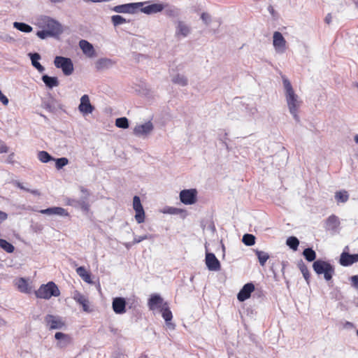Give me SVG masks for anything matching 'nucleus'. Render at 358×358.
Instances as JSON below:
<instances>
[{
	"mask_svg": "<svg viewBox=\"0 0 358 358\" xmlns=\"http://www.w3.org/2000/svg\"><path fill=\"white\" fill-rule=\"evenodd\" d=\"M284 96L289 112L296 122H299V111L302 104V100L296 93L289 79L282 76Z\"/></svg>",
	"mask_w": 358,
	"mask_h": 358,
	"instance_id": "obj_1",
	"label": "nucleus"
},
{
	"mask_svg": "<svg viewBox=\"0 0 358 358\" xmlns=\"http://www.w3.org/2000/svg\"><path fill=\"white\" fill-rule=\"evenodd\" d=\"M36 24L42 29L36 33V36L41 39L58 36L63 31L62 24L49 16H42L38 18Z\"/></svg>",
	"mask_w": 358,
	"mask_h": 358,
	"instance_id": "obj_2",
	"label": "nucleus"
},
{
	"mask_svg": "<svg viewBox=\"0 0 358 358\" xmlns=\"http://www.w3.org/2000/svg\"><path fill=\"white\" fill-rule=\"evenodd\" d=\"M37 298L50 299L52 296H59L60 291L57 285L53 282H48L47 284L41 285L35 292Z\"/></svg>",
	"mask_w": 358,
	"mask_h": 358,
	"instance_id": "obj_3",
	"label": "nucleus"
},
{
	"mask_svg": "<svg viewBox=\"0 0 358 358\" xmlns=\"http://www.w3.org/2000/svg\"><path fill=\"white\" fill-rule=\"evenodd\" d=\"M313 268L317 275H323L327 281L331 280L334 275V267L328 262L317 259L314 262Z\"/></svg>",
	"mask_w": 358,
	"mask_h": 358,
	"instance_id": "obj_4",
	"label": "nucleus"
},
{
	"mask_svg": "<svg viewBox=\"0 0 358 358\" xmlns=\"http://www.w3.org/2000/svg\"><path fill=\"white\" fill-rule=\"evenodd\" d=\"M154 129V123L150 120L145 122L136 124L133 128L132 133L136 137L145 139L152 134Z\"/></svg>",
	"mask_w": 358,
	"mask_h": 358,
	"instance_id": "obj_5",
	"label": "nucleus"
},
{
	"mask_svg": "<svg viewBox=\"0 0 358 358\" xmlns=\"http://www.w3.org/2000/svg\"><path fill=\"white\" fill-rule=\"evenodd\" d=\"M54 64L57 69H61L65 76H70L73 72V64L69 58L57 56L55 58Z\"/></svg>",
	"mask_w": 358,
	"mask_h": 358,
	"instance_id": "obj_6",
	"label": "nucleus"
},
{
	"mask_svg": "<svg viewBox=\"0 0 358 358\" xmlns=\"http://www.w3.org/2000/svg\"><path fill=\"white\" fill-rule=\"evenodd\" d=\"M142 6L139 8L138 10L146 14L152 15L162 12L166 6L162 3H150L149 1L138 2Z\"/></svg>",
	"mask_w": 358,
	"mask_h": 358,
	"instance_id": "obj_7",
	"label": "nucleus"
},
{
	"mask_svg": "<svg viewBox=\"0 0 358 358\" xmlns=\"http://www.w3.org/2000/svg\"><path fill=\"white\" fill-rule=\"evenodd\" d=\"M198 192L196 189H186L181 190L179 198L181 203L185 205H193L197 201Z\"/></svg>",
	"mask_w": 358,
	"mask_h": 358,
	"instance_id": "obj_8",
	"label": "nucleus"
},
{
	"mask_svg": "<svg viewBox=\"0 0 358 358\" xmlns=\"http://www.w3.org/2000/svg\"><path fill=\"white\" fill-rule=\"evenodd\" d=\"M45 324L50 330L62 329L65 322L58 315H47L44 318Z\"/></svg>",
	"mask_w": 358,
	"mask_h": 358,
	"instance_id": "obj_9",
	"label": "nucleus"
},
{
	"mask_svg": "<svg viewBox=\"0 0 358 358\" xmlns=\"http://www.w3.org/2000/svg\"><path fill=\"white\" fill-rule=\"evenodd\" d=\"M273 45L275 52L278 54H282L286 51L287 42L280 32L275 31L273 33Z\"/></svg>",
	"mask_w": 358,
	"mask_h": 358,
	"instance_id": "obj_10",
	"label": "nucleus"
},
{
	"mask_svg": "<svg viewBox=\"0 0 358 358\" xmlns=\"http://www.w3.org/2000/svg\"><path fill=\"white\" fill-rule=\"evenodd\" d=\"M141 6L142 4L138 2L125 3L115 6L113 8V10L117 13L134 14L138 10Z\"/></svg>",
	"mask_w": 358,
	"mask_h": 358,
	"instance_id": "obj_11",
	"label": "nucleus"
},
{
	"mask_svg": "<svg viewBox=\"0 0 358 358\" xmlns=\"http://www.w3.org/2000/svg\"><path fill=\"white\" fill-rule=\"evenodd\" d=\"M78 108L83 116L88 115L93 113L94 106L92 105L90 96L87 94H84L80 97V104Z\"/></svg>",
	"mask_w": 358,
	"mask_h": 358,
	"instance_id": "obj_12",
	"label": "nucleus"
},
{
	"mask_svg": "<svg viewBox=\"0 0 358 358\" xmlns=\"http://www.w3.org/2000/svg\"><path fill=\"white\" fill-rule=\"evenodd\" d=\"M205 262L209 271H218L220 270V262L213 253L206 252Z\"/></svg>",
	"mask_w": 358,
	"mask_h": 358,
	"instance_id": "obj_13",
	"label": "nucleus"
},
{
	"mask_svg": "<svg viewBox=\"0 0 358 358\" xmlns=\"http://www.w3.org/2000/svg\"><path fill=\"white\" fill-rule=\"evenodd\" d=\"M73 299L83 307V311L86 313L92 312L93 309L90 306L88 299L80 292L76 291L73 295Z\"/></svg>",
	"mask_w": 358,
	"mask_h": 358,
	"instance_id": "obj_14",
	"label": "nucleus"
},
{
	"mask_svg": "<svg viewBox=\"0 0 358 358\" xmlns=\"http://www.w3.org/2000/svg\"><path fill=\"white\" fill-rule=\"evenodd\" d=\"M79 47L86 57L89 58H94L97 56L93 45L84 39L80 40L79 41Z\"/></svg>",
	"mask_w": 358,
	"mask_h": 358,
	"instance_id": "obj_15",
	"label": "nucleus"
},
{
	"mask_svg": "<svg viewBox=\"0 0 358 358\" xmlns=\"http://www.w3.org/2000/svg\"><path fill=\"white\" fill-rule=\"evenodd\" d=\"M255 290V285L250 282L245 284L237 295L239 301H244L250 297L251 293Z\"/></svg>",
	"mask_w": 358,
	"mask_h": 358,
	"instance_id": "obj_16",
	"label": "nucleus"
},
{
	"mask_svg": "<svg viewBox=\"0 0 358 358\" xmlns=\"http://www.w3.org/2000/svg\"><path fill=\"white\" fill-rule=\"evenodd\" d=\"M112 308L116 314H123L126 312V301L124 298L116 297L113 299Z\"/></svg>",
	"mask_w": 358,
	"mask_h": 358,
	"instance_id": "obj_17",
	"label": "nucleus"
},
{
	"mask_svg": "<svg viewBox=\"0 0 358 358\" xmlns=\"http://www.w3.org/2000/svg\"><path fill=\"white\" fill-rule=\"evenodd\" d=\"M41 214L52 215H56L62 217H67L69 215L67 210L62 207H52L46 209L41 210Z\"/></svg>",
	"mask_w": 358,
	"mask_h": 358,
	"instance_id": "obj_18",
	"label": "nucleus"
},
{
	"mask_svg": "<svg viewBox=\"0 0 358 358\" xmlns=\"http://www.w3.org/2000/svg\"><path fill=\"white\" fill-rule=\"evenodd\" d=\"M358 262V254L350 255L347 252H343L340 257V264L343 266H348L352 264Z\"/></svg>",
	"mask_w": 358,
	"mask_h": 358,
	"instance_id": "obj_19",
	"label": "nucleus"
},
{
	"mask_svg": "<svg viewBox=\"0 0 358 358\" xmlns=\"http://www.w3.org/2000/svg\"><path fill=\"white\" fill-rule=\"evenodd\" d=\"M115 62L108 58H101L96 61L95 68L97 71H104L112 68Z\"/></svg>",
	"mask_w": 358,
	"mask_h": 358,
	"instance_id": "obj_20",
	"label": "nucleus"
},
{
	"mask_svg": "<svg viewBox=\"0 0 358 358\" xmlns=\"http://www.w3.org/2000/svg\"><path fill=\"white\" fill-rule=\"evenodd\" d=\"M190 27L184 22L178 21L176 28V36L177 37H187L190 34Z\"/></svg>",
	"mask_w": 358,
	"mask_h": 358,
	"instance_id": "obj_21",
	"label": "nucleus"
},
{
	"mask_svg": "<svg viewBox=\"0 0 358 358\" xmlns=\"http://www.w3.org/2000/svg\"><path fill=\"white\" fill-rule=\"evenodd\" d=\"M164 303L162 298L158 294H153L148 301V306L150 310L162 309Z\"/></svg>",
	"mask_w": 358,
	"mask_h": 358,
	"instance_id": "obj_22",
	"label": "nucleus"
},
{
	"mask_svg": "<svg viewBox=\"0 0 358 358\" xmlns=\"http://www.w3.org/2000/svg\"><path fill=\"white\" fill-rule=\"evenodd\" d=\"M340 226L339 218L334 215H330L326 220L325 227L329 231H336L338 230Z\"/></svg>",
	"mask_w": 358,
	"mask_h": 358,
	"instance_id": "obj_23",
	"label": "nucleus"
},
{
	"mask_svg": "<svg viewBox=\"0 0 358 358\" xmlns=\"http://www.w3.org/2000/svg\"><path fill=\"white\" fill-rule=\"evenodd\" d=\"M14 283L20 292L29 294L31 291V287L25 278H20L16 279Z\"/></svg>",
	"mask_w": 358,
	"mask_h": 358,
	"instance_id": "obj_24",
	"label": "nucleus"
},
{
	"mask_svg": "<svg viewBox=\"0 0 358 358\" xmlns=\"http://www.w3.org/2000/svg\"><path fill=\"white\" fill-rule=\"evenodd\" d=\"M160 311L162 312V317L165 320L166 325L169 327V328L173 329L175 326L173 323L171 322L173 315L171 311L167 306V303L163 305Z\"/></svg>",
	"mask_w": 358,
	"mask_h": 358,
	"instance_id": "obj_25",
	"label": "nucleus"
},
{
	"mask_svg": "<svg viewBox=\"0 0 358 358\" xmlns=\"http://www.w3.org/2000/svg\"><path fill=\"white\" fill-rule=\"evenodd\" d=\"M55 338L58 341L57 346L59 348L66 347L71 343V337L68 334L62 332H57Z\"/></svg>",
	"mask_w": 358,
	"mask_h": 358,
	"instance_id": "obj_26",
	"label": "nucleus"
},
{
	"mask_svg": "<svg viewBox=\"0 0 358 358\" xmlns=\"http://www.w3.org/2000/svg\"><path fill=\"white\" fill-rule=\"evenodd\" d=\"M42 80L45 83V86L49 89L56 87L59 85V80L57 77H51L47 75H43L42 76Z\"/></svg>",
	"mask_w": 358,
	"mask_h": 358,
	"instance_id": "obj_27",
	"label": "nucleus"
},
{
	"mask_svg": "<svg viewBox=\"0 0 358 358\" xmlns=\"http://www.w3.org/2000/svg\"><path fill=\"white\" fill-rule=\"evenodd\" d=\"M29 56L31 59L32 65L41 73L45 71V68L38 62L41 56L38 53H29Z\"/></svg>",
	"mask_w": 358,
	"mask_h": 358,
	"instance_id": "obj_28",
	"label": "nucleus"
},
{
	"mask_svg": "<svg viewBox=\"0 0 358 358\" xmlns=\"http://www.w3.org/2000/svg\"><path fill=\"white\" fill-rule=\"evenodd\" d=\"M77 274L87 283L92 284L90 273L83 266H80L76 269Z\"/></svg>",
	"mask_w": 358,
	"mask_h": 358,
	"instance_id": "obj_29",
	"label": "nucleus"
},
{
	"mask_svg": "<svg viewBox=\"0 0 358 358\" xmlns=\"http://www.w3.org/2000/svg\"><path fill=\"white\" fill-rule=\"evenodd\" d=\"M172 82L180 86H186L188 83L187 78L182 74H176L172 77Z\"/></svg>",
	"mask_w": 358,
	"mask_h": 358,
	"instance_id": "obj_30",
	"label": "nucleus"
},
{
	"mask_svg": "<svg viewBox=\"0 0 358 358\" xmlns=\"http://www.w3.org/2000/svg\"><path fill=\"white\" fill-rule=\"evenodd\" d=\"M160 212L163 214L169 215H178L185 213V210L181 208H178L172 206H166L160 210Z\"/></svg>",
	"mask_w": 358,
	"mask_h": 358,
	"instance_id": "obj_31",
	"label": "nucleus"
},
{
	"mask_svg": "<svg viewBox=\"0 0 358 358\" xmlns=\"http://www.w3.org/2000/svg\"><path fill=\"white\" fill-rule=\"evenodd\" d=\"M348 199L349 194L345 190L338 191L335 193V199L338 203H345Z\"/></svg>",
	"mask_w": 358,
	"mask_h": 358,
	"instance_id": "obj_32",
	"label": "nucleus"
},
{
	"mask_svg": "<svg viewBox=\"0 0 358 358\" xmlns=\"http://www.w3.org/2000/svg\"><path fill=\"white\" fill-rule=\"evenodd\" d=\"M38 159L42 163H48L55 159L46 151H39L37 154Z\"/></svg>",
	"mask_w": 358,
	"mask_h": 358,
	"instance_id": "obj_33",
	"label": "nucleus"
},
{
	"mask_svg": "<svg viewBox=\"0 0 358 358\" xmlns=\"http://www.w3.org/2000/svg\"><path fill=\"white\" fill-rule=\"evenodd\" d=\"M13 27L19 31L25 33H29L32 31V27L30 25L23 22H15L13 23Z\"/></svg>",
	"mask_w": 358,
	"mask_h": 358,
	"instance_id": "obj_34",
	"label": "nucleus"
},
{
	"mask_svg": "<svg viewBox=\"0 0 358 358\" xmlns=\"http://www.w3.org/2000/svg\"><path fill=\"white\" fill-rule=\"evenodd\" d=\"M255 253L258 257V259H259V264H261V266H264L265 263L269 258L268 254L264 251H259V250H256Z\"/></svg>",
	"mask_w": 358,
	"mask_h": 358,
	"instance_id": "obj_35",
	"label": "nucleus"
},
{
	"mask_svg": "<svg viewBox=\"0 0 358 358\" xmlns=\"http://www.w3.org/2000/svg\"><path fill=\"white\" fill-rule=\"evenodd\" d=\"M0 247L8 253H12L15 248L14 246L4 239L0 238Z\"/></svg>",
	"mask_w": 358,
	"mask_h": 358,
	"instance_id": "obj_36",
	"label": "nucleus"
},
{
	"mask_svg": "<svg viewBox=\"0 0 358 358\" xmlns=\"http://www.w3.org/2000/svg\"><path fill=\"white\" fill-rule=\"evenodd\" d=\"M286 243L291 249L296 250L299 245V241L296 237L290 236L287 239Z\"/></svg>",
	"mask_w": 358,
	"mask_h": 358,
	"instance_id": "obj_37",
	"label": "nucleus"
},
{
	"mask_svg": "<svg viewBox=\"0 0 358 358\" xmlns=\"http://www.w3.org/2000/svg\"><path fill=\"white\" fill-rule=\"evenodd\" d=\"M303 255L308 262H313L316 257L315 252L311 248H306L303 250Z\"/></svg>",
	"mask_w": 358,
	"mask_h": 358,
	"instance_id": "obj_38",
	"label": "nucleus"
},
{
	"mask_svg": "<svg viewBox=\"0 0 358 358\" xmlns=\"http://www.w3.org/2000/svg\"><path fill=\"white\" fill-rule=\"evenodd\" d=\"M111 22L115 27L125 24L127 22V20L121 15H115L111 17Z\"/></svg>",
	"mask_w": 358,
	"mask_h": 358,
	"instance_id": "obj_39",
	"label": "nucleus"
},
{
	"mask_svg": "<svg viewBox=\"0 0 358 358\" xmlns=\"http://www.w3.org/2000/svg\"><path fill=\"white\" fill-rule=\"evenodd\" d=\"M242 241L245 245L252 246L255 243V237L252 234H246L243 236Z\"/></svg>",
	"mask_w": 358,
	"mask_h": 358,
	"instance_id": "obj_40",
	"label": "nucleus"
},
{
	"mask_svg": "<svg viewBox=\"0 0 358 358\" xmlns=\"http://www.w3.org/2000/svg\"><path fill=\"white\" fill-rule=\"evenodd\" d=\"M115 125L119 128L127 129L129 126L128 119L127 117L117 118Z\"/></svg>",
	"mask_w": 358,
	"mask_h": 358,
	"instance_id": "obj_41",
	"label": "nucleus"
},
{
	"mask_svg": "<svg viewBox=\"0 0 358 358\" xmlns=\"http://www.w3.org/2000/svg\"><path fill=\"white\" fill-rule=\"evenodd\" d=\"M135 220L136 221V222L138 224H141L143 222H145V211H144V209H141V210H135Z\"/></svg>",
	"mask_w": 358,
	"mask_h": 358,
	"instance_id": "obj_42",
	"label": "nucleus"
},
{
	"mask_svg": "<svg viewBox=\"0 0 358 358\" xmlns=\"http://www.w3.org/2000/svg\"><path fill=\"white\" fill-rule=\"evenodd\" d=\"M54 161L55 162L56 169L58 170L62 169L69 164V159L66 157L55 159Z\"/></svg>",
	"mask_w": 358,
	"mask_h": 358,
	"instance_id": "obj_43",
	"label": "nucleus"
},
{
	"mask_svg": "<svg viewBox=\"0 0 358 358\" xmlns=\"http://www.w3.org/2000/svg\"><path fill=\"white\" fill-rule=\"evenodd\" d=\"M299 269H300L301 272L302 273L305 280L308 283V280H309L310 274H309V271H308L307 266L304 264H303V263L300 264L299 265Z\"/></svg>",
	"mask_w": 358,
	"mask_h": 358,
	"instance_id": "obj_44",
	"label": "nucleus"
},
{
	"mask_svg": "<svg viewBox=\"0 0 358 358\" xmlns=\"http://www.w3.org/2000/svg\"><path fill=\"white\" fill-rule=\"evenodd\" d=\"M133 208L134 210H141L143 208L140 197L138 196H134L133 198Z\"/></svg>",
	"mask_w": 358,
	"mask_h": 358,
	"instance_id": "obj_45",
	"label": "nucleus"
},
{
	"mask_svg": "<svg viewBox=\"0 0 358 358\" xmlns=\"http://www.w3.org/2000/svg\"><path fill=\"white\" fill-rule=\"evenodd\" d=\"M77 207H80L83 211L85 212H87L90 210L89 203L84 200L78 201Z\"/></svg>",
	"mask_w": 358,
	"mask_h": 358,
	"instance_id": "obj_46",
	"label": "nucleus"
},
{
	"mask_svg": "<svg viewBox=\"0 0 358 358\" xmlns=\"http://www.w3.org/2000/svg\"><path fill=\"white\" fill-rule=\"evenodd\" d=\"M152 237V235H148V234H145V235L140 236H136L134 238L133 243L134 244L138 243L144 240L151 238Z\"/></svg>",
	"mask_w": 358,
	"mask_h": 358,
	"instance_id": "obj_47",
	"label": "nucleus"
},
{
	"mask_svg": "<svg viewBox=\"0 0 358 358\" xmlns=\"http://www.w3.org/2000/svg\"><path fill=\"white\" fill-rule=\"evenodd\" d=\"M201 19L203 22V23L206 25H208L211 22V17L210 15L207 13H203L201 15Z\"/></svg>",
	"mask_w": 358,
	"mask_h": 358,
	"instance_id": "obj_48",
	"label": "nucleus"
},
{
	"mask_svg": "<svg viewBox=\"0 0 358 358\" xmlns=\"http://www.w3.org/2000/svg\"><path fill=\"white\" fill-rule=\"evenodd\" d=\"M0 101L3 105L7 106L9 103L8 99L0 90Z\"/></svg>",
	"mask_w": 358,
	"mask_h": 358,
	"instance_id": "obj_49",
	"label": "nucleus"
},
{
	"mask_svg": "<svg viewBox=\"0 0 358 358\" xmlns=\"http://www.w3.org/2000/svg\"><path fill=\"white\" fill-rule=\"evenodd\" d=\"M350 280L352 286L358 289V275L352 276Z\"/></svg>",
	"mask_w": 358,
	"mask_h": 358,
	"instance_id": "obj_50",
	"label": "nucleus"
},
{
	"mask_svg": "<svg viewBox=\"0 0 358 358\" xmlns=\"http://www.w3.org/2000/svg\"><path fill=\"white\" fill-rule=\"evenodd\" d=\"M166 14L169 16H175L177 12L175 8H169L166 10Z\"/></svg>",
	"mask_w": 358,
	"mask_h": 358,
	"instance_id": "obj_51",
	"label": "nucleus"
},
{
	"mask_svg": "<svg viewBox=\"0 0 358 358\" xmlns=\"http://www.w3.org/2000/svg\"><path fill=\"white\" fill-rule=\"evenodd\" d=\"M8 218V215L5 212L0 210V223L3 222Z\"/></svg>",
	"mask_w": 358,
	"mask_h": 358,
	"instance_id": "obj_52",
	"label": "nucleus"
},
{
	"mask_svg": "<svg viewBox=\"0 0 358 358\" xmlns=\"http://www.w3.org/2000/svg\"><path fill=\"white\" fill-rule=\"evenodd\" d=\"M8 147L5 144L2 143L0 145V153H6V152H8Z\"/></svg>",
	"mask_w": 358,
	"mask_h": 358,
	"instance_id": "obj_53",
	"label": "nucleus"
},
{
	"mask_svg": "<svg viewBox=\"0 0 358 358\" xmlns=\"http://www.w3.org/2000/svg\"><path fill=\"white\" fill-rule=\"evenodd\" d=\"M1 38L6 42H12L14 41V38L8 35H4L1 36Z\"/></svg>",
	"mask_w": 358,
	"mask_h": 358,
	"instance_id": "obj_54",
	"label": "nucleus"
},
{
	"mask_svg": "<svg viewBox=\"0 0 358 358\" xmlns=\"http://www.w3.org/2000/svg\"><path fill=\"white\" fill-rule=\"evenodd\" d=\"M77 202H78V201H76V200L69 199L68 201V202H67V204L70 205V206H73L77 207Z\"/></svg>",
	"mask_w": 358,
	"mask_h": 358,
	"instance_id": "obj_55",
	"label": "nucleus"
},
{
	"mask_svg": "<svg viewBox=\"0 0 358 358\" xmlns=\"http://www.w3.org/2000/svg\"><path fill=\"white\" fill-rule=\"evenodd\" d=\"M16 185L20 188L21 189H24V190H26V191H29V189H27L21 182H16Z\"/></svg>",
	"mask_w": 358,
	"mask_h": 358,
	"instance_id": "obj_56",
	"label": "nucleus"
},
{
	"mask_svg": "<svg viewBox=\"0 0 358 358\" xmlns=\"http://www.w3.org/2000/svg\"><path fill=\"white\" fill-rule=\"evenodd\" d=\"M64 0H48V1L51 3H62Z\"/></svg>",
	"mask_w": 358,
	"mask_h": 358,
	"instance_id": "obj_57",
	"label": "nucleus"
},
{
	"mask_svg": "<svg viewBox=\"0 0 358 358\" xmlns=\"http://www.w3.org/2000/svg\"><path fill=\"white\" fill-rule=\"evenodd\" d=\"M29 192L34 195H38V196L40 195V192L37 189H34V190L29 189Z\"/></svg>",
	"mask_w": 358,
	"mask_h": 358,
	"instance_id": "obj_58",
	"label": "nucleus"
},
{
	"mask_svg": "<svg viewBox=\"0 0 358 358\" xmlns=\"http://www.w3.org/2000/svg\"><path fill=\"white\" fill-rule=\"evenodd\" d=\"M82 192L85 194V199H87L89 196V193L86 189H82Z\"/></svg>",
	"mask_w": 358,
	"mask_h": 358,
	"instance_id": "obj_59",
	"label": "nucleus"
},
{
	"mask_svg": "<svg viewBox=\"0 0 358 358\" xmlns=\"http://www.w3.org/2000/svg\"><path fill=\"white\" fill-rule=\"evenodd\" d=\"M354 140L355 143L358 144V134L355 136Z\"/></svg>",
	"mask_w": 358,
	"mask_h": 358,
	"instance_id": "obj_60",
	"label": "nucleus"
},
{
	"mask_svg": "<svg viewBox=\"0 0 358 358\" xmlns=\"http://www.w3.org/2000/svg\"><path fill=\"white\" fill-rule=\"evenodd\" d=\"M326 21H327V23H329V22H330V17H329V16H327V17H326Z\"/></svg>",
	"mask_w": 358,
	"mask_h": 358,
	"instance_id": "obj_61",
	"label": "nucleus"
}]
</instances>
